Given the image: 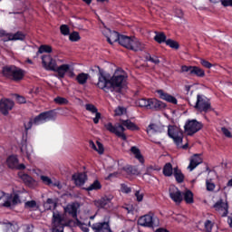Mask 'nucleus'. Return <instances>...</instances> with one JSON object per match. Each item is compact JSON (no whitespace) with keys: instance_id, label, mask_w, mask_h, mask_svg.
Masks as SVG:
<instances>
[{"instance_id":"1","label":"nucleus","mask_w":232,"mask_h":232,"mask_svg":"<svg viewBox=\"0 0 232 232\" xmlns=\"http://www.w3.org/2000/svg\"><path fill=\"white\" fill-rule=\"evenodd\" d=\"M98 68V83L97 86L100 90H110L111 92H116V93H121L122 88L126 84V76L124 74H114L110 78L109 73H105L103 69L96 66Z\"/></svg>"},{"instance_id":"2","label":"nucleus","mask_w":232,"mask_h":232,"mask_svg":"<svg viewBox=\"0 0 232 232\" xmlns=\"http://www.w3.org/2000/svg\"><path fill=\"white\" fill-rule=\"evenodd\" d=\"M42 64L45 70L55 72L59 79H64V75L70 72V64L63 63L57 67V62L50 54L42 56Z\"/></svg>"},{"instance_id":"3","label":"nucleus","mask_w":232,"mask_h":232,"mask_svg":"<svg viewBox=\"0 0 232 232\" xmlns=\"http://www.w3.org/2000/svg\"><path fill=\"white\" fill-rule=\"evenodd\" d=\"M57 119V111L55 110L45 111L41 112L34 118H31L27 123H24V130H32V126H39L40 124H44L45 122H50V121H55Z\"/></svg>"},{"instance_id":"4","label":"nucleus","mask_w":232,"mask_h":232,"mask_svg":"<svg viewBox=\"0 0 232 232\" xmlns=\"http://www.w3.org/2000/svg\"><path fill=\"white\" fill-rule=\"evenodd\" d=\"M2 74L6 79L14 81V82H19V81L24 79L26 72L15 65H5L2 69Z\"/></svg>"},{"instance_id":"5","label":"nucleus","mask_w":232,"mask_h":232,"mask_svg":"<svg viewBox=\"0 0 232 232\" xmlns=\"http://www.w3.org/2000/svg\"><path fill=\"white\" fill-rule=\"evenodd\" d=\"M118 43L121 46L127 48V50H131L132 52H142L144 50V44L136 37L121 34Z\"/></svg>"},{"instance_id":"6","label":"nucleus","mask_w":232,"mask_h":232,"mask_svg":"<svg viewBox=\"0 0 232 232\" xmlns=\"http://www.w3.org/2000/svg\"><path fill=\"white\" fill-rule=\"evenodd\" d=\"M160 221L159 218L155 217L153 212H149L138 218V226L141 227H150L153 229V227H159Z\"/></svg>"},{"instance_id":"7","label":"nucleus","mask_w":232,"mask_h":232,"mask_svg":"<svg viewBox=\"0 0 232 232\" xmlns=\"http://www.w3.org/2000/svg\"><path fill=\"white\" fill-rule=\"evenodd\" d=\"M194 108L195 110H197V111H199L200 113H208L211 108V102H209V99H208V97H206L205 95L198 94Z\"/></svg>"},{"instance_id":"8","label":"nucleus","mask_w":232,"mask_h":232,"mask_svg":"<svg viewBox=\"0 0 232 232\" xmlns=\"http://www.w3.org/2000/svg\"><path fill=\"white\" fill-rule=\"evenodd\" d=\"M202 128V122L197 120H188L184 125L185 133H187L188 137H192V135L200 131Z\"/></svg>"},{"instance_id":"9","label":"nucleus","mask_w":232,"mask_h":232,"mask_svg":"<svg viewBox=\"0 0 232 232\" xmlns=\"http://www.w3.org/2000/svg\"><path fill=\"white\" fill-rule=\"evenodd\" d=\"M93 232H113L110 221V216H104L103 221L93 223L91 226Z\"/></svg>"},{"instance_id":"10","label":"nucleus","mask_w":232,"mask_h":232,"mask_svg":"<svg viewBox=\"0 0 232 232\" xmlns=\"http://www.w3.org/2000/svg\"><path fill=\"white\" fill-rule=\"evenodd\" d=\"M180 72L195 77H206V72L198 66L182 65Z\"/></svg>"},{"instance_id":"11","label":"nucleus","mask_w":232,"mask_h":232,"mask_svg":"<svg viewBox=\"0 0 232 232\" xmlns=\"http://www.w3.org/2000/svg\"><path fill=\"white\" fill-rule=\"evenodd\" d=\"M168 135L174 140L176 146H180V144H182V138L184 137V134L176 127L169 125L168 128Z\"/></svg>"},{"instance_id":"12","label":"nucleus","mask_w":232,"mask_h":232,"mask_svg":"<svg viewBox=\"0 0 232 232\" xmlns=\"http://www.w3.org/2000/svg\"><path fill=\"white\" fill-rule=\"evenodd\" d=\"M94 205L98 209H105L106 211H111L113 209V204L111 203V198L104 196L98 200L94 201Z\"/></svg>"},{"instance_id":"13","label":"nucleus","mask_w":232,"mask_h":232,"mask_svg":"<svg viewBox=\"0 0 232 232\" xmlns=\"http://www.w3.org/2000/svg\"><path fill=\"white\" fill-rule=\"evenodd\" d=\"M14 106H15L14 101L8 98H2L0 100V113L6 117V115H8V113L14 110Z\"/></svg>"},{"instance_id":"14","label":"nucleus","mask_w":232,"mask_h":232,"mask_svg":"<svg viewBox=\"0 0 232 232\" xmlns=\"http://www.w3.org/2000/svg\"><path fill=\"white\" fill-rule=\"evenodd\" d=\"M166 108H168V105L164 102L157 98H149L148 110H151L152 111H164Z\"/></svg>"},{"instance_id":"15","label":"nucleus","mask_w":232,"mask_h":232,"mask_svg":"<svg viewBox=\"0 0 232 232\" xmlns=\"http://www.w3.org/2000/svg\"><path fill=\"white\" fill-rule=\"evenodd\" d=\"M169 198L173 200L176 204H180L182 200H184V197L182 196V192L179 189V188L175 186L169 187Z\"/></svg>"},{"instance_id":"16","label":"nucleus","mask_w":232,"mask_h":232,"mask_svg":"<svg viewBox=\"0 0 232 232\" xmlns=\"http://www.w3.org/2000/svg\"><path fill=\"white\" fill-rule=\"evenodd\" d=\"M213 208L215 211H223L222 217H227V213H229V205L227 201H224L222 198H219L214 205Z\"/></svg>"},{"instance_id":"17","label":"nucleus","mask_w":232,"mask_h":232,"mask_svg":"<svg viewBox=\"0 0 232 232\" xmlns=\"http://www.w3.org/2000/svg\"><path fill=\"white\" fill-rule=\"evenodd\" d=\"M107 131H110V133H114L116 137H119L121 140H127L128 137H126V134L119 131V128L113 126V123L109 122L104 125Z\"/></svg>"},{"instance_id":"18","label":"nucleus","mask_w":232,"mask_h":232,"mask_svg":"<svg viewBox=\"0 0 232 232\" xmlns=\"http://www.w3.org/2000/svg\"><path fill=\"white\" fill-rule=\"evenodd\" d=\"M157 93L162 101H166L167 102H170V104H177L179 101L173 95L165 92L163 90H158Z\"/></svg>"},{"instance_id":"19","label":"nucleus","mask_w":232,"mask_h":232,"mask_svg":"<svg viewBox=\"0 0 232 232\" xmlns=\"http://www.w3.org/2000/svg\"><path fill=\"white\" fill-rule=\"evenodd\" d=\"M85 110L90 111L91 113H95V117L93 118L94 124H99V121H101V117L102 116L101 112H99V109L95 107V105L92 103L85 104Z\"/></svg>"},{"instance_id":"20","label":"nucleus","mask_w":232,"mask_h":232,"mask_svg":"<svg viewBox=\"0 0 232 232\" xmlns=\"http://www.w3.org/2000/svg\"><path fill=\"white\" fill-rule=\"evenodd\" d=\"M106 32L110 34V35L107 36V43L109 44H113V43H119L121 35V34H119V32L111 31L109 28L106 29Z\"/></svg>"},{"instance_id":"21","label":"nucleus","mask_w":232,"mask_h":232,"mask_svg":"<svg viewBox=\"0 0 232 232\" xmlns=\"http://www.w3.org/2000/svg\"><path fill=\"white\" fill-rule=\"evenodd\" d=\"M5 164L9 169H15L19 164V159L16 155L12 154L7 157Z\"/></svg>"},{"instance_id":"22","label":"nucleus","mask_w":232,"mask_h":232,"mask_svg":"<svg viewBox=\"0 0 232 232\" xmlns=\"http://www.w3.org/2000/svg\"><path fill=\"white\" fill-rule=\"evenodd\" d=\"M72 180H74L75 186H84L88 176L84 173L73 174L72 177Z\"/></svg>"},{"instance_id":"23","label":"nucleus","mask_w":232,"mask_h":232,"mask_svg":"<svg viewBox=\"0 0 232 232\" xmlns=\"http://www.w3.org/2000/svg\"><path fill=\"white\" fill-rule=\"evenodd\" d=\"M202 164V158H200V154H194L193 157L190 159L189 165L188 169L189 171H193L197 166Z\"/></svg>"},{"instance_id":"24","label":"nucleus","mask_w":232,"mask_h":232,"mask_svg":"<svg viewBox=\"0 0 232 232\" xmlns=\"http://www.w3.org/2000/svg\"><path fill=\"white\" fill-rule=\"evenodd\" d=\"M25 39L26 34L21 31H18L15 34H9L8 39L5 41H24Z\"/></svg>"},{"instance_id":"25","label":"nucleus","mask_w":232,"mask_h":232,"mask_svg":"<svg viewBox=\"0 0 232 232\" xmlns=\"http://www.w3.org/2000/svg\"><path fill=\"white\" fill-rule=\"evenodd\" d=\"M122 126H125L130 131H139L140 128L137 124L133 123L131 120H121Z\"/></svg>"},{"instance_id":"26","label":"nucleus","mask_w":232,"mask_h":232,"mask_svg":"<svg viewBox=\"0 0 232 232\" xmlns=\"http://www.w3.org/2000/svg\"><path fill=\"white\" fill-rule=\"evenodd\" d=\"M64 213H68L72 218H77V205L75 203L68 204L64 208Z\"/></svg>"},{"instance_id":"27","label":"nucleus","mask_w":232,"mask_h":232,"mask_svg":"<svg viewBox=\"0 0 232 232\" xmlns=\"http://www.w3.org/2000/svg\"><path fill=\"white\" fill-rule=\"evenodd\" d=\"M173 175L178 184H182V182H184L185 176L182 173V170L179 169V167L174 168Z\"/></svg>"},{"instance_id":"28","label":"nucleus","mask_w":232,"mask_h":232,"mask_svg":"<svg viewBox=\"0 0 232 232\" xmlns=\"http://www.w3.org/2000/svg\"><path fill=\"white\" fill-rule=\"evenodd\" d=\"M89 77H90V74L86 72H82L76 76V81L78 84L84 85L86 84V82H88Z\"/></svg>"},{"instance_id":"29","label":"nucleus","mask_w":232,"mask_h":232,"mask_svg":"<svg viewBox=\"0 0 232 232\" xmlns=\"http://www.w3.org/2000/svg\"><path fill=\"white\" fill-rule=\"evenodd\" d=\"M130 151L131 153H133V155H135V159H137L139 162H140L141 164H144V157L140 153V150H139V148L135 146L131 147Z\"/></svg>"},{"instance_id":"30","label":"nucleus","mask_w":232,"mask_h":232,"mask_svg":"<svg viewBox=\"0 0 232 232\" xmlns=\"http://www.w3.org/2000/svg\"><path fill=\"white\" fill-rule=\"evenodd\" d=\"M156 35L154 36V41H156V43H158L159 44H162V43H165L168 41V37L166 36V34L164 33H159V32H155Z\"/></svg>"},{"instance_id":"31","label":"nucleus","mask_w":232,"mask_h":232,"mask_svg":"<svg viewBox=\"0 0 232 232\" xmlns=\"http://www.w3.org/2000/svg\"><path fill=\"white\" fill-rule=\"evenodd\" d=\"M123 171L126 172L127 175H139V169L135 166L128 165L123 167Z\"/></svg>"},{"instance_id":"32","label":"nucleus","mask_w":232,"mask_h":232,"mask_svg":"<svg viewBox=\"0 0 232 232\" xmlns=\"http://www.w3.org/2000/svg\"><path fill=\"white\" fill-rule=\"evenodd\" d=\"M183 197L186 204H193V202H195V199L193 198V192L189 189L183 193Z\"/></svg>"},{"instance_id":"33","label":"nucleus","mask_w":232,"mask_h":232,"mask_svg":"<svg viewBox=\"0 0 232 232\" xmlns=\"http://www.w3.org/2000/svg\"><path fill=\"white\" fill-rule=\"evenodd\" d=\"M102 185L101 184V181H99V179H96L93 181L92 184H91L86 190L87 191H98V189H102Z\"/></svg>"},{"instance_id":"34","label":"nucleus","mask_w":232,"mask_h":232,"mask_svg":"<svg viewBox=\"0 0 232 232\" xmlns=\"http://www.w3.org/2000/svg\"><path fill=\"white\" fill-rule=\"evenodd\" d=\"M163 175L165 177H171L173 175V165L171 163H166L163 167Z\"/></svg>"},{"instance_id":"35","label":"nucleus","mask_w":232,"mask_h":232,"mask_svg":"<svg viewBox=\"0 0 232 232\" xmlns=\"http://www.w3.org/2000/svg\"><path fill=\"white\" fill-rule=\"evenodd\" d=\"M53 222L54 224H58V226H63V222H64V218L61 216L59 212L53 213Z\"/></svg>"},{"instance_id":"36","label":"nucleus","mask_w":232,"mask_h":232,"mask_svg":"<svg viewBox=\"0 0 232 232\" xmlns=\"http://www.w3.org/2000/svg\"><path fill=\"white\" fill-rule=\"evenodd\" d=\"M136 104L140 108H145L146 110H148L149 104H150V98L138 99V100H136Z\"/></svg>"},{"instance_id":"37","label":"nucleus","mask_w":232,"mask_h":232,"mask_svg":"<svg viewBox=\"0 0 232 232\" xmlns=\"http://www.w3.org/2000/svg\"><path fill=\"white\" fill-rule=\"evenodd\" d=\"M20 179L23 180L25 186H32V184H34V178L28 174L20 175Z\"/></svg>"},{"instance_id":"38","label":"nucleus","mask_w":232,"mask_h":232,"mask_svg":"<svg viewBox=\"0 0 232 232\" xmlns=\"http://www.w3.org/2000/svg\"><path fill=\"white\" fill-rule=\"evenodd\" d=\"M24 208L33 209V211H36V209H39V206L37 205V201L30 200L24 203Z\"/></svg>"},{"instance_id":"39","label":"nucleus","mask_w":232,"mask_h":232,"mask_svg":"<svg viewBox=\"0 0 232 232\" xmlns=\"http://www.w3.org/2000/svg\"><path fill=\"white\" fill-rule=\"evenodd\" d=\"M165 44H167V46H169V48H172L173 50H179L180 48V44H179L177 41L172 39H168Z\"/></svg>"},{"instance_id":"40","label":"nucleus","mask_w":232,"mask_h":232,"mask_svg":"<svg viewBox=\"0 0 232 232\" xmlns=\"http://www.w3.org/2000/svg\"><path fill=\"white\" fill-rule=\"evenodd\" d=\"M52 46L46 44L41 45L38 49V53H52Z\"/></svg>"},{"instance_id":"41","label":"nucleus","mask_w":232,"mask_h":232,"mask_svg":"<svg viewBox=\"0 0 232 232\" xmlns=\"http://www.w3.org/2000/svg\"><path fill=\"white\" fill-rule=\"evenodd\" d=\"M45 208L52 211V209H55V208H57V202L53 201V198H47Z\"/></svg>"},{"instance_id":"42","label":"nucleus","mask_w":232,"mask_h":232,"mask_svg":"<svg viewBox=\"0 0 232 232\" xmlns=\"http://www.w3.org/2000/svg\"><path fill=\"white\" fill-rule=\"evenodd\" d=\"M54 102H55V104H59L60 106H63V105L68 104V102H70L66 98L58 96V97L54 98Z\"/></svg>"},{"instance_id":"43","label":"nucleus","mask_w":232,"mask_h":232,"mask_svg":"<svg viewBox=\"0 0 232 232\" xmlns=\"http://www.w3.org/2000/svg\"><path fill=\"white\" fill-rule=\"evenodd\" d=\"M146 61H149L150 63H153V64H160V60L157 56H152L150 54H147L145 56Z\"/></svg>"},{"instance_id":"44","label":"nucleus","mask_w":232,"mask_h":232,"mask_svg":"<svg viewBox=\"0 0 232 232\" xmlns=\"http://www.w3.org/2000/svg\"><path fill=\"white\" fill-rule=\"evenodd\" d=\"M69 40L72 41V43H77V41H81V35H79L77 32H72L69 35Z\"/></svg>"},{"instance_id":"45","label":"nucleus","mask_w":232,"mask_h":232,"mask_svg":"<svg viewBox=\"0 0 232 232\" xmlns=\"http://www.w3.org/2000/svg\"><path fill=\"white\" fill-rule=\"evenodd\" d=\"M159 126L155 123H150L147 128V133H157Z\"/></svg>"},{"instance_id":"46","label":"nucleus","mask_w":232,"mask_h":232,"mask_svg":"<svg viewBox=\"0 0 232 232\" xmlns=\"http://www.w3.org/2000/svg\"><path fill=\"white\" fill-rule=\"evenodd\" d=\"M60 32L62 35H70V27L67 24L60 26Z\"/></svg>"},{"instance_id":"47","label":"nucleus","mask_w":232,"mask_h":232,"mask_svg":"<svg viewBox=\"0 0 232 232\" xmlns=\"http://www.w3.org/2000/svg\"><path fill=\"white\" fill-rule=\"evenodd\" d=\"M205 229L207 232H212L213 231V222L209 219L205 221Z\"/></svg>"},{"instance_id":"48","label":"nucleus","mask_w":232,"mask_h":232,"mask_svg":"<svg viewBox=\"0 0 232 232\" xmlns=\"http://www.w3.org/2000/svg\"><path fill=\"white\" fill-rule=\"evenodd\" d=\"M41 180L44 182V184H46V186H52V184H53V181H52V179H50L48 176H41Z\"/></svg>"},{"instance_id":"49","label":"nucleus","mask_w":232,"mask_h":232,"mask_svg":"<svg viewBox=\"0 0 232 232\" xmlns=\"http://www.w3.org/2000/svg\"><path fill=\"white\" fill-rule=\"evenodd\" d=\"M206 186L208 191H215V183L211 182L209 179H207Z\"/></svg>"},{"instance_id":"50","label":"nucleus","mask_w":232,"mask_h":232,"mask_svg":"<svg viewBox=\"0 0 232 232\" xmlns=\"http://www.w3.org/2000/svg\"><path fill=\"white\" fill-rule=\"evenodd\" d=\"M96 144L98 146L96 151L99 153V155H102V153H104V145H102L99 140L96 141Z\"/></svg>"},{"instance_id":"51","label":"nucleus","mask_w":232,"mask_h":232,"mask_svg":"<svg viewBox=\"0 0 232 232\" xmlns=\"http://www.w3.org/2000/svg\"><path fill=\"white\" fill-rule=\"evenodd\" d=\"M11 200L13 206H17V204H21V198H19V194H14Z\"/></svg>"},{"instance_id":"52","label":"nucleus","mask_w":232,"mask_h":232,"mask_svg":"<svg viewBox=\"0 0 232 232\" xmlns=\"http://www.w3.org/2000/svg\"><path fill=\"white\" fill-rule=\"evenodd\" d=\"M52 232H64V226L56 225L53 227Z\"/></svg>"},{"instance_id":"53","label":"nucleus","mask_w":232,"mask_h":232,"mask_svg":"<svg viewBox=\"0 0 232 232\" xmlns=\"http://www.w3.org/2000/svg\"><path fill=\"white\" fill-rule=\"evenodd\" d=\"M200 64H202L204 66V68H212L213 64L209 62H208L207 60L201 59L200 61Z\"/></svg>"},{"instance_id":"54","label":"nucleus","mask_w":232,"mask_h":232,"mask_svg":"<svg viewBox=\"0 0 232 232\" xmlns=\"http://www.w3.org/2000/svg\"><path fill=\"white\" fill-rule=\"evenodd\" d=\"M12 195L8 196L7 200L2 204L3 208H11L12 206Z\"/></svg>"},{"instance_id":"55","label":"nucleus","mask_w":232,"mask_h":232,"mask_svg":"<svg viewBox=\"0 0 232 232\" xmlns=\"http://www.w3.org/2000/svg\"><path fill=\"white\" fill-rule=\"evenodd\" d=\"M221 131L225 135V137H227L228 139H231V131H229V130H227V128L222 127Z\"/></svg>"},{"instance_id":"56","label":"nucleus","mask_w":232,"mask_h":232,"mask_svg":"<svg viewBox=\"0 0 232 232\" xmlns=\"http://www.w3.org/2000/svg\"><path fill=\"white\" fill-rule=\"evenodd\" d=\"M135 197L138 202H142V200H144V194H140V191L139 190L135 192Z\"/></svg>"},{"instance_id":"57","label":"nucleus","mask_w":232,"mask_h":232,"mask_svg":"<svg viewBox=\"0 0 232 232\" xmlns=\"http://www.w3.org/2000/svg\"><path fill=\"white\" fill-rule=\"evenodd\" d=\"M121 191L122 193H131V188L128 187L126 184H121Z\"/></svg>"},{"instance_id":"58","label":"nucleus","mask_w":232,"mask_h":232,"mask_svg":"<svg viewBox=\"0 0 232 232\" xmlns=\"http://www.w3.org/2000/svg\"><path fill=\"white\" fill-rule=\"evenodd\" d=\"M16 101L19 102V104H25L26 103V98L21 95H16Z\"/></svg>"},{"instance_id":"59","label":"nucleus","mask_w":232,"mask_h":232,"mask_svg":"<svg viewBox=\"0 0 232 232\" xmlns=\"http://www.w3.org/2000/svg\"><path fill=\"white\" fill-rule=\"evenodd\" d=\"M222 6H225V7L232 6V0H223Z\"/></svg>"},{"instance_id":"60","label":"nucleus","mask_w":232,"mask_h":232,"mask_svg":"<svg viewBox=\"0 0 232 232\" xmlns=\"http://www.w3.org/2000/svg\"><path fill=\"white\" fill-rule=\"evenodd\" d=\"M8 35H10V34L6 33V31L0 29V37H7L8 39Z\"/></svg>"},{"instance_id":"61","label":"nucleus","mask_w":232,"mask_h":232,"mask_svg":"<svg viewBox=\"0 0 232 232\" xmlns=\"http://www.w3.org/2000/svg\"><path fill=\"white\" fill-rule=\"evenodd\" d=\"M89 146L92 148V150H94V151H97V145H95V142L93 140L89 141Z\"/></svg>"},{"instance_id":"62","label":"nucleus","mask_w":232,"mask_h":232,"mask_svg":"<svg viewBox=\"0 0 232 232\" xmlns=\"http://www.w3.org/2000/svg\"><path fill=\"white\" fill-rule=\"evenodd\" d=\"M80 228H81V230L83 231V232H90V228H88V227H87L85 224H82V225L80 226Z\"/></svg>"},{"instance_id":"63","label":"nucleus","mask_w":232,"mask_h":232,"mask_svg":"<svg viewBox=\"0 0 232 232\" xmlns=\"http://www.w3.org/2000/svg\"><path fill=\"white\" fill-rule=\"evenodd\" d=\"M115 111L116 115H122L124 113V109L122 107H119Z\"/></svg>"},{"instance_id":"64","label":"nucleus","mask_w":232,"mask_h":232,"mask_svg":"<svg viewBox=\"0 0 232 232\" xmlns=\"http://www.w3.org/2000/svg\"><path fill=\"white\" fill-rule=\"evenodd\" d=\"M15 169H26V166L23 163L17 164Z\"/></svg>"}]
</instances>
